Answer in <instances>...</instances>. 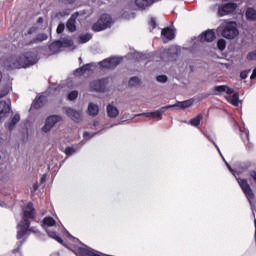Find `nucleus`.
<instances>
[{
	"instance_id": "51",
	"label": "nucleus",
	"mask_w": 256,
	"mask_h": 256,
	"mask_svg": "<svg viewBox=\"0 0 256 256\" xmlns=\"http://www.w3.org/2000/svg\"><path fill=\"white\" fill-rule=\"evenodd\" d=\"M33 33H37V27H31L28 29V31L25 33V35H33Z\"/></svg>"
},
{
	"instance_id": "61",
	"label": "nucleus",
	"mask_w": 256,
	"mask_h": 256,
	"mask_svg": "<svg viewBox=\"0 0 256 256\" xmlns=\"http://www.w3.org/2000/svg\"><path fill=\"white\" fill-rule=\"evenodd\" d=\"M3 79V74L0 72V82Z\"/></svg>"
},
{
	"instance_id": "39",
	"label": "nucleus",
	"mask_w": 256,
	"mask_h": 256,
	"mask_svg": "<svg viewBox=\"0 0 256 256\" xmlns=\"http://www.w3.org/2000/svg\"><path fill=\"white\" fill-rule=\"evenodd\" d=\"M65 31V24L63 22H61L56 29V33L58 35H61V33H63Z\"/></svg>"
},
{
	"instance_id": "37",
	"label": "nucleus",
	"mask_w": 256,
	"mask_h": 256,
	"mask_svg": "<svg viewBox=\"0 0 256 256\" xmlns=\"http://www.w3.org/2000/svg\"><path fill=\"white\" fill-rule=\"evenodd\" d=\"M7 95H9V86H4L3 89L0 90V99L7 97Z\"/></svg>"
},
{
	"instance_id": "33",
	"label": "nucleus",
	"mask_w": 256,
	"mask_h": 256,
	"mask_svg": "<svg viewBox=\"0 0 256 256\" xmlns=\"http://www.w3.org/2000/svg\"><path fill=\"white\" fill-rule=\"evenodd\" d=\"M217 47L220 51H225V48L227 47V42L225 39H219L217 42Z\"/></svg>"
},
{
	"instance_id": "34",
	"label": "nucleus",
	"mask_w": 256,
	"mask_h": 256,
	"mask_svg": "<svg viewBox=\"0 0 256 256\" xmlns=\"http://www.w3.org/2000/svg\"><path fill=\"white\" fill-rule=\"evenodd\" d=\"M79 97V92L77 90H73L68 94L69 101H75Z\"/></svg>"
},
{
	"instance_id": "23",
	"label": "nucleus",
	"mask_w": 256,
	"mask_h": 256,
	"mask_svg": "<svg viewBox=\"0 0 256 256\" xmlns=\"http://www.w3.org/2000/svg\"><path fill=\"white\" fill-rule=\"evenodd\" d=\"M202 119H203V114H198L196 117L190 119L189 125H192V127H199V125H201Z\"/></svg>"
},
{
	"instance_id": "13",
	"label": "nucleus",
	"mask_w": 256,
	"mask_h": 256,
	"mask_svg": "<svg viewBox=\"0 0 256 256\" xmlns=\"http://www.w3.org/2000/svg\"><path fill=\"white\" fill-rule=\"evenodd\" d=\"M66 115L70 117V119H72V121H74L75 123H79V121H81V113L72 108L66 109Z\"/></svg>"
},
{
	"instance_id": "18",
	"label": "nucleus",
	"mask_w": 256,
	"mask_h": 256,
	"mask_svg": "<svg viewBox=\"0 0 256 256\" xmlns=\"http://www.w3.org/2000/svg\"><path fill=\"white\" fill-rule=\"evenodd\" d=\"M241 139L246 146V149H253V143L249 141V131H244L241 133Z\"/></svg>"
},
{
	"instance_id": "43",
	"label": "nucleus",
	"mask_w": 256,
	"mask_h": 256,
	"mask_svg": "<svg viewBox=\"0 0 256 256\" xmlns=\"http://www.w3.org/2000/svg\"><path fill=\"white\" fill-rule=\"evenodd\" d=\"M156 81H158V83H167V76L159 75L156 77Z\"/></svg>"
},
{
	"instance_id": "8",
	"label": "nucleus",
	"mask_w": 256,
	"mask_h": 256,
	"mask_svg": "<svg viewBox=\"0 0 256 256\" xmlns=\"http://www.w3.org/2000/svg\"><path fill=\"white\" fill-rule=\"evenodd\" d=\"M11 111V99L7 101H0V123L7 117V114Z\"/></svg>"
},
{
	"instance_id": "59",
	"label": "nucleus",
	"mask_w": 256,
	"mask_h": 256,
	"mask_svg": "<svg viewBox=\"0 0 256 256\" xmlns=\"http://www.w3.org/2000/svg\"><path fill=\"white\" fill-rule=\"evenodd\" d=\"M33 189H34V191H37V189H39V186H37V184H34Z\"/></svg>"
},
{
	"instance_id": "42",
	"label": "nucleus",
	"mask_w": 256,
	"mask_h": 256,
	"mask_svg": "<svg viewBox=\"0 0 256 256\" xmlns=\"http://www.w3.org/2000/svg\"><path fill=\"white\" fill-rule=\"evenodd\" d=\"M215 91H217L218 93H225V91H227V86L225 85L215 86Z\"/></svg>"
},
{
	"instance_id": "53",
	"label": "nucleus",
	"mask_w": 256,
	"mask_h": 256,
	"mask_svg": "<svg viewBox=\"0 0 256 256\" xmlns=\"http://www.w3.org/2000/svg\"><path fill=\"white\" fill-rule=\"evenodd\" d=\"M27 209H29L28 211H35V207H33V202H29L27 204Z\"/></svg>"
},
{
	"instance_id": "28",
	"label": "nucleus",
	"mask_w": 256,
	"mask_h": 256,
	"mask_svg": "<svg viewBox=\"0 0 256 256\" xmlns=\"http://www.w3.org/2000/svg\"><path fill=\"white\" fill-rule=\"evenodd\" d=\"M145 117H151L152 119H163V117L161 116V113L159 112V110L153 111V112H147L144 113Z\"/></svg>"
},
{
	"instance_id": "49",
	"label": "nucleus",
	"mask_w": 256,
	"mask_h": 256,
	"mask_svg": "<svg viewBox=\"0 0 256 256\" xmlns=\"http://www.w3.org/2000/svg\"><path fill=\"white\" fill-rule=\"evenodd\" d=\"M149 25H150V27H152V29H156L157 28V20L155 18H151Z\"/></svg>"
},
{
	"instance_id": "46",
	"label": "nucleus",
	"mask_w": 256,
	"mask_h": 256,
	"mask_svg": "<svg viewBox=\"0 0 256 256\" xmlns=\"http://www.w3.org/2000/svg\"><path fill=\"white\" fill-rule=\"evenodd\" d=\"M63 5H73L77 0H59Z\"/></svg>"
},
{
	"instance_id": "1",
	"label": "nucleus",
	"mask_w": 256,
	"mask_h": 256,
	"mask_svg": "<svg viewBox=\"0 0 256 256\" xmlns=\"http://www.w3.org/2000/svg\"><path fill=\"white\" fill-rule=\"evenodd\" d=\"M37 61H39V59L37 58V54L35 52H26L12 61L11 68L27 69V67L35 65Z\"/></svg>"
},
{
	"instance_id": "62",
	"label": "nucleus",
	"mask_w": 256,
	"mask_h": 256,
	"mask_svg": "<svg viewBox=\"0 0 256 256\" xmlns=\"http://www.w3.org/2000/svg\"><path fill=\"white\" fill-rule=\"evenodd\" d=\"M79 61H83L81 58H79Z\"/></svg>"
},
{
	"instance_id": "14",
	"label": "nucleus",
	"mask_w": 256,
	"mask_h": 256,
	"mask_svg": "<svg viewBox=\"0 0 256 256\" xmlns=\"http://www.w3.org/2000/svg\"><path fill=\"white\" fill-rule=\"evenodd\" d=\"M153 3H154L153 0H135V5L142 10L147 9V7H151Z\"/></svg>"
},
{
	"instance_id": "25",
	"label": "nucleus",
	"mask_w": 256,
	"mask_h": 256,
	"mask_svg": "<svg viewBox=\"0 0 256 256\" xmlns=\"http://www.w3.org/2000/svg\"><path fill=\"white\" fill-rule=\"evenodd\" d=\"M44 103H45V97L40 96V97L36 98L35 101L33 102V107H34V109H41V107H43Z\"/></svg>"
},
{
	"instance_id": "58",
	"label": "nucleus",
	"mask_w": 256,
	"mask_h": 256,
	"mask_svg": "<svg viewBox=\"0 0 256 256\" xmlns=\"http://www.w3.org/2000/svg\"><path fill=\"white\" fill-rule=\"evenodd\" d=\"M210 141H211V143H213V145L216 147V149H219V147H217V144L215 143L214 140H211V139H210Z\"/></svg>"
},
{
	"instance_id": "7",
	"label": "nucleus",
	"mask_w": 256,
	"mask_h": 256,
	"mask_svg": "<svg viewBox=\"0 0 256 256\" xmlns=\"http://www.w3.org/2000/svg\"><path fill=\"white\" fill-rule=\"evenodd\" d=\"M107 83V79L102 78L99 80H93L92 82H90V88L93 91H97L98 93H103L105 91V85Z\"/></svg>"
},
{
	"instance_id": "36",
	"label": "nucleus",
	"mask_w": 256,
	"mask_h": 256,
	"mask_svg": "<svg viewBox=\"0 0 256 256\" xmlns=\"http://www.w3.org/2000/svg\"><path fill=\"white\" fill-rule=\"evenodd\" d=\"M28 231L29 230H26L25 228H18L17 239H23L24 235H27Z\"/></svg>"
},
{
	"instance_id": "50",
	"label": "nucleus",
	"mask_w": 256,
	"mask_h": 256,
	"mask_svg": "<svg viewBox=\"0 0 256 256\" xmlns=\"http://www.w3.org/2000/svg\"><path fill=\"white\" fill-rule=\"evenodd\" d=\"M249 72H250V70H244V71L240 72V78L247 79V77L249 76Z\"/></svg>"
},
{
	"instance_id": "2",
	"label": "nucleus",
	"mask_w": 256,
	"mask_h": 256,
	"mask_svg": "<svg viewBox=\"0 0 256 256\" xmlns=\"http://www.w3.org/2000/svg\"><path fill=\"white\" fill-rule=\"evenodd\" d=\"M111 23H113L111 15L102 14L97 22L92 25V31H95V33L105 31V29H109V27H111Z\"/></svg>"
},
{
	"instance_id": "24",
	"label": "nucleus",
	"mask_w": 256,
	"mask_h": 256,
	"mask_svg": "<svg viewBox=\"0 0 256 256\" xmlns=\"http://www.w3.org/2000/svg\"><path fill=\"white\" fill-rule=\"evenodd\" d=\"M247 21H256V10L254 8H248L246 10Z\"/></svg>"
},
{
	"instance_id": "20",
	"label": "nucleus",
	"mask_w": 256,
	"mask_h": 256,
	"mask_svg": "<svg viewBox=\"0 0 256 256\" xmlns=\"http://www.w3.org/2000/svg\"><path fill=\"white\" fill-rule=\"evenodd\" d=\"M57 222L55 221V219L51 216L45 217L42 220V227H55V224Z\"/></svg>"
},
{
	"instance_id": "16",
	"label": "nucleus",
	"mask_w": 256,
	"mask_h": 256,
	"mask_svg": "<svg viewBox=\"0 0 256 256\" xmlns=\"http://www.w3.org/2000/svg\"><path fill=\"white\" fill-rule=\"evenodd\" d=\"M49 36L46 33L37 34L35 38H33L28 45H34V43H42V41H47Z\"/></svg>"
},
{
	"instance_id": "12",
	"label": "nucleus",
	"mask_w": 256,
	"mask_h": 256,
	"mask_svg": "<svg viewBox=\"0 0 256 256\" xmlns=\"http://www.w3.org/2000/svg\"><path fill=\"white\" fill-rule=\"evenodd\" d=\"M161 36L163 39H167V41H173L175 39V30L169 27L163 28Z\"/></svg>"
},
{
	"instance_id": "47",
	"label": "nucleus",
	"mask_w": 256,
	"mask_h": 256,
	"mask_svg": "<svg viewBox=\"0 0 256 256\" xmlns=\"http://www.w3.org/2000/svg\"><path fill=\"white\" fill-rule=\"evenodd\" d=\"M74 75H75V77H81V75H85V74L83 73V68L80 67V68L76 69V70L74 71Z\"/></svg>"
},
{
	"instance_id": "35",
	"label": "nucleus",
	"mask_w": 256,
	"mask_h": 256,
	"mask_svg": "<svg viewBox=\"0 0 256 256\" xmlns=\"http://www.w3.org/2000/svg\"><path fill=\"white\" fill-rule=\"evenodd\" d=\"M50 51H54V53H57L59 49H62L61 46L57 45V40L52 42L49 46Z\"/></svg>"
},
{
	"instance_id": "29",
	"label": "nucleus",
	"mask_w": 256,
	"mask_h": 256,
	"mask_svg": "<svg viewBox=\"0 0 256 256\" xmlns=\"http://www.w3.org/2000/svg\"><path fill=\"white\" fill-rule=\"evenodd\" d=\"M22 219H35V211L34 210H24Z\"/></svg>"
},
{
	"instance_id": "48",
	"label": "nucleus",
	"mask_w": 256,
	"mask_h": 256,
	"mask_svg": "<svg viewBox=\"0 0 256 256\" xmlns=\"http://www.w3.org/2000/svg\"><path fill=\"white\" fill-rule=\"evenodd\" d=\"M80 68H82V71H83V73L85 74V73L91 71V64H85V65H83V66L80 67Z\"/></svg>"
},
{
	"instance_id": "9",
	"label": "nucleus",
	"mask_w": 256,
	"mask_h": 256,
	"mask_svg": "<svg viewBox=\"0 0 256 256\" xmlns=\"http://www.w3.org/2000/svg\"><path fill=\"white\" fill-rule=\"evenodd\" d=\"M79 17V12H75L66 22V29L69 33H75L77 31V18Z\"/></svg>"
},
{
	"instance_id": "17",
	"label": "nucleus",
	"mask_w": 256,
	"mask_h": 256,
	"mask_svg": "<svg viewBox=\"0 0 256 256\" xmlns=\"http://www.w3.org/2000/svg\"><path fill=\"white\" fill-rule=\"evenodd\" d=\"M87 113L91 117H97V115H99V106L97 104L90 103L88 105Z\"/></svg>"
},
{
	"instance_id": "5",
	"label": "nucleus",
	"mask_w": 256,
	"mask_h": 256,
	"mask_svg": "<svg viewBox=\"0 0 256 256\" xmlns=\"http://www.w3.org/2000/svg\"><path fill=\"white\" fill-rule=\"evenodd\" d=\"M221 35L225 39H235V37L239 35V30L237 29V26L230 23L223 28Z\"/></svg>"
},
{
	"instance_id": "3",
	"label": "nucleus",
	"mask_w": 256,
	"mask_h": 256,
	"mask_svg": "<svg viewBox=\"0 0 256 256\" xmlns=\"http://www.w3.org/2000/svg\"><path fill=\"white\" fill-rule=\"evenodd\" d=\"M236 180L249 203L255 201V193L253 192V188H251L249 181L245 178H236Z\"/></svg>"
},
{
	"instance_id": "55",
	"label": "nucleus",
	"mask_w": 256,
	"mask_h": 256,
	"mask_svg": "<svg viewBox=\"0 0 256 256\" xmlns=\"http://www.w3.org/2000/svg\"><path fill=\"white\" fill-rule=\"evenodd\" d=\"M256 78V68L253 70L250 79H255Z\"/></svg>"
},
{
	"instance_id": "11",
	"label": "nucleus",
	"mask_w": 256,
	"mask_h": 256,
	"mask_svg": "<svg viewBox=\"0 0 256 256\" xmlns=\"http://www.w3.org/2000/svg\"><path fill=\"white\" fill-rule=\"evenodd\" d=\"M215 39H216V36L213 30H207L204 33H202L200 36L201 43H205V41L206 43H213Z\"/></svg>"
},
{
	"instance_id": "45",
	"label": "nucleus",
	"mask_w": 256,
	"mask_h": 256,
	"mask_svg": "<svg viewBox=\"0 0 256 256\" xmlns=\"http://www.w3.org/2000/svg\"><path fill=\"white\" fill-rule=\"evenodd\" d=\"M73 153H75V149L72 147H66L65 149V154L70 157V155H73Z\"/></svg>"
},
{
	"instance_id": "30",
	"label": "nucleus",
	"mask_w": 256,
	"mask_h": 256,
	"mask_svg": "<svg viewBox=\"0 0 256 256\" xmlns=\"http://www.w3.org/2000/svg\"><path fill=\"white\" fill-rule=\"evenodd\" d=\"M47 233H48V237H51V239H54L55 241H57V243H60V245H63V240L61 237H59V235H57V232L49 231Z\"/></svg>"
},
{
	"instance_id": "31",
	"label": "nucleus",
	"mask_w": 256,
	"mask_h": 256,
	"mask_svg": "<svg viewBox=\"0 0 256 256\" xmlns=\"http://www.w3.org/2000/svg\"><path fill=\"white\" fill-rule=\"evenodd\" d=\"M92 37L93 36L91 34H89V33L80 35L79 36V42L82 43V44L83 43H89V41H91Z\"/></svg>"
},
{
	"instance_id": "21",
	"label": "nucleus",
	"mask_w": 256,
	"mask_h": 256,
	"mask_svg": "<svg viewBox=\"0 0 256 256\" xmlns=\"http://www.w3.org/2000/svg\"><path fill=\"white\" fill-rule=\"evenodd\" d=\"M18 121H21V116L19 114H15L11 122L7 124L9 131H13V129H15V125H17Z\"/></svg>"
},
{
	"instance_id": "10",
	"label": "nucleus",
	"mask_w": 256,
	"mask_h": 256,
	"mask_svg": "<svg viewBox=\"0 0 256 256\" xmlns=\"http://www.w3.org/2000/svg\"><path fill=\"white\" fill-rule=\"evenodd\" d=\"M101 69H115L119 65V59L107 58L99 63Z\"/></svg>"
},
{
	"instance_id": "32",
	"label": "nucleus",
	"mask_w": 256,
	"mask_h": 256,
	"mask_svg": "<svg viewBox=\"0 0 256 256\" xmlns=\"http://www.w3.org/2000/svg\"><path fill=\"white\" fill-rule=\"evenodd\" d=\"M139 83H141V79H139V77L134 76L132 78H130L128 85L130 87H137V85H139Z\"/></svg>"
},
{
	"instance_id": "40",
	"label": "nucleus",
	"mask_w": 256,
	"mask_h": 256,
	"mask_svg": "<svg viewBox=\"0 0 256 256\" xmlns=\"http://www.w3.org/2000/svg\"><path fill=\"white\" fill-rule=\"evenodd\" d=\"M173 105H167L164 107H161L158 112L160 113V115L163 117V113H165V111L169 110V109H173Z\"/></svg>"
},
{
	"instance_id": "26",
	"label": "nucleus",
	"mask_w": 256,
	"mask_h": 256,
	"mask_svg": "<svg viewBox=\"0 0 256 256\" xmlns=\"http://www.w3.org/2000/svg\"><path fill=\"white\" fill-rule=\"evenodd\" d=\"M31 227V221L22 218V221L18 224V228L26 229L27 231H31L29 229Z\"/></svg>"
},
{
	"instance_id": "56",
	"label": "nucleus",
	"mask_w": 256,
	"mask_h": 256,
	"mask_svg": "<svg viewBox=\"0 0 256 256\" xmlns=\"http://www.w3.org/2000/svg\"><path fill=\"white\" fill-rule=\"evenodd\" d=\"M90 133L89 132H84L83 133V137H84V139H87L88 137H90Z\"/></svg>"
},
{
	"instance_id": "15",
	"label": "nucleus",
	"mask_w": 256,
	"mask_h": 256,
	"mask_svg": "<svg viewBox=\"0 0 256 256\" xmlns=\"http://www.w3.org/2000/svg\"><path fill=\"white\" fill-rule=\"evenodd\" d=\"M107 115L111 119H115L116 117L119 116V109H117V107H115L111 104H108L107 105Z\"/></svg>"
},
{
	"instance_id": "22",
	"label": "nucleus",
	"mask_w": 256,
	"mask_h": 256,
	"mask_svg": "<svg viewBox=\"0 0 256 256\" xmlns=\"http://www.w3.org/2000/svg\"><path fill=\"white\" fill-rule=\"evenodd\" d=\"M57 45L61 48L63 47H73V40L64 38L62 40H57Z\"/></svg>"
},
{
	"instance_id": "54",
	"label": "nucleus",
	"mask_w": 256,
	"mask_h": 256,
	"mask_svg": "<svg viewBox=\"0 0 256 256\" xmlns=\"http://www.w3.org/2000/svg\"><path fill=\"white\" fill-rule=\"evenodd\" d=\"M230 173H232V175H235V170H233V168L231 167V165H229V163H226Z\"/></svg>"
},
{
	"instance_id": "41",
	"label": "nucleus",
	"mask_w": 256,
	"mask_h": 256,
	"mask_svg": "<svg viewBox=\"0 0 256 256\" xmlns=\"http://www.w3.org/2000/svg\"><path fill=\"white\" fill-rule=\"evenodd\" d=\"M248 175H249L250 179L256 184V169L249 170Z\"/></svg>"
},
{
	"instance_id": "38",
	"label": "nucleus",
	"mask_w": 256,
	"mask_h": 256,
	"mask_svg": "<svg viewBox=\"0 0 256 256\" xmlns=\"http://www.w3.org/2000/svg\"><path fill=\"white\" fill-rule=\"evenodd\" d=\"M246 59H247L248 61H256V50H254V51H252V52H249V53L247 54Z\"/></svg>"
},
{
	"instance_id": "6",
	"label": "nucleus",
	"mask_w": 256,
	"mask_h": 256,
	"mask_svg": "<svg viewBox=\"0 0 256 256\" xmlns=\"http://www.w3.org/2000/svg\"><path fill=\"white\" fill-rule=\"evenodd\" d=\"M63 118L59 115H52L46 119L45 125L42 127L44 133H49L56 123H59Z\"/></svg>"
},
{
	"instance_id": "57",
	"label": "nucleus",
	"mask_w": 256,
	"mask_h": 256,
	"mask_svg": "<svg viewBox=\"0 0 256 256\" xmlns=\"http://www.w3.org/2000/svg\"><path fill=\"white\" fill-rule=\"evenodd\" d=\"M37 23H43V17L38 18Z\"/></svg>"
},
{
	"instance_id": "4",
	"label": "nucleus",
	"mask_w": 256,
	"mask_h": 256,
	"mask_svg": "<svg viewBox=\"0 0 256 256\" xmlns=\"http://www.w3.org/2000/svg\"><path fill=\"white\" fill-rule=\"evenodd\" d=\"M237 11V3L228 2L218 6V15L220 17H225V15H232Z\"/></svg>"
},
{
	"instance_id": "60",
	"label": "nucleus",
	"mask_w": 256,
	"mask_h": 256,
	"mask_svg": "<svg viewBox=\"0 0 256 256\" xmlns=\"http://www.w3.org/2000/svg\"><path fill=\"white\" fill-rule=\"evenodd\" d=\"M255 236H256V218L254 219Z\"/></svg>"
},
{
	"instance_id": "44",
	"label": "nucleus",
	"mask_w": 256,
	"mask_h": 256,
	"mask_svg": "<svg viewBox=\"0 0 256 256\" xmlns=\"http://www.w3.org/2000/svg\"><path fill=\"white\" fill-rule=\"evenodd\" d=\"M23 244H20L17 246V248L12 250L13 255H17V253L19 254V256H23V254L21 253V247Z\"/></svg>"
},
{
	"instance_id": "27",
	"label": "nucleus",
	"mask_w": 256,
	"mask_h": 256,
	"mask_svg": "<svg viewBox=\"0 0 256 256\" xmlns=\"http://www.w3.org/2000/svg\"><path fill=\"white\" fill-rule=\"evenodd\" d=\"M229 103L234 105V107H239V94L235 93L231 97L228 98Z\"/></svg>"
},
{
	"instance_id": "52",
	"label": "nucleus",
	"mask_w": 256,
	"mask_h": 256,
	"mask_svg": "<svg viewBox=\"0 0 256 256\" xmlns=\"http://www.w3.org/2000/svg\"><path fill=\"white\" fill-rule=\"evenodd\" d=\"M225 92L227 95H233L235 93V89L227 87Z\"/></svg>"
},
{
	"instance_id": "19",
	"label": "nucleus",
	"mask_w": 256,
	"mask_h": 256,
	"mask_svg": "<svg viewBox=\"0 0 256 256\" xmlns=\"http://www.w3.org/2000/svg\"><path fill=\"white\" fill-rule=\"evenodd\" d=\"M191 105H193V100L189 99L181 102L178 101L176 104H173V107H178L179 109H187L191 107Z\"/></svg>"
}]
</instances>
